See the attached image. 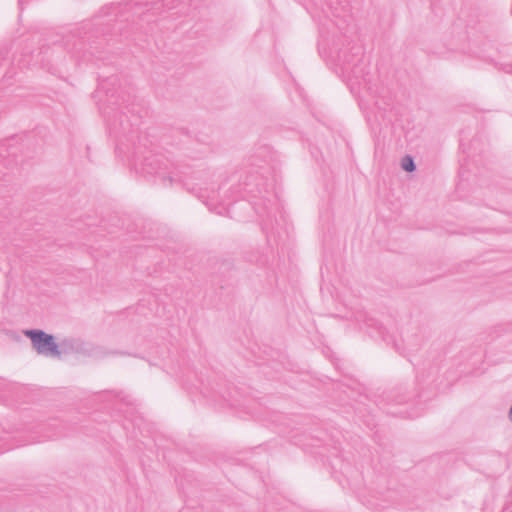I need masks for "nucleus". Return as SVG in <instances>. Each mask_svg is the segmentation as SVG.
<instances>
[{"label":"nucleus","mask_w":512,"mask_h":512,"mask_svg":"<svg viewBox=\"0 0 512 512\" xmlns=\"http://www.w3.org/2000/svg\"><path fill=\"white\" fill-rule=\"evenodd\" d=\"M295 89H296V92H297V94H298L299 98H301V99L304 101L305 99H304V95H303V93H304V92H303V89H301V88H300V87H298V86H296V88H295Z\"/></svg>","instance_id":"6ab92c4d"},{"label":"nucleus","mask_w":512,"mask_h":512,"mask_svg":"<svg viewBox=\"0 0 512 512\" xmlns=\"http://www.w3.org/2000/svg\"><path fill=\"white\" fill-rule=\"evenodd\" d=\"M357 417L370 429H374L377 425L373 409L367 404L360 402L356 407Z\"/></svg>","instance_id":"ddd939ff"},{"label":"nucleus","mask_w":512,"mask_h":512,"mask_svg":"<svg viewBox=\"0 0 512 512\" xmlns=\"http://www.w3.org/2000/svg\"><path fill=\"white\" fill-rule=\"evenodd\" d=\"M401 168L406 172H414L416 170V164L414 158L410 155H405L401 159Z\"/></svg>","instance_id":"4468645a"},{"label":"nucleus","mask_w":512,"mask_h":512,"mask_svg":"<svg viewBox=\"0 0 512 512\" xmlns=\"http://www.w3.org/2000/svg\"><path fill=\"white\" fill-rule=\"evenodd\" d=\"M501 512H512L510 508V503H506L504 507L502 508Z\"/></svg>","instance_id":"aec40b11"},{"label":"nucleus","mask_w":512,"mask_h":512,"mask_svg":"<svg viewBox=\"0 0 512 512\" xmlns=\"http://www.w3.org/2000/svg\"><path fill=\"white\" fill-rule=\"evenodd\" d=\"M311 155H312L313 157H315V152H314V151H311Z\"/></svg>","instance_id":"b1692460"},{"label":"nucleus","mask_w":512,"mask_h":512,"mask_svg":"<svg viewBox=\"0 0 512 512\" xmlns=\"http://www.w3.org/2000/svg\"><path fill=\"white\" fill-rule=\"evenodd\" d=\"M495 66L504 71L505 73L512 74V64L511 63H504V64H498L495 63Z\"/></svg>","instance_id":"dca6fc26"},{"label":"nucleus","mask_w":512,"mask_h":512,"mask_svg":"<svg viewBox=\"0 0 512 512\" xmlns=\"http://www.w3.org/2000/svg\"><path fill=\"white\" fill-rule=\"evenodd\" d=\"M468 171H470V163H469V161L465 160V163L461 164L459 174H460V176L462 178H464L465 177V173L468 172Z\"/></svg>","instance_id":"f3484780"},{"label":"nucleus","mask_w":512,"mask_h":512,"mask_svg":"<svg viewBox=\"0 0 512 512\" xmlns=\"http://www.w3.org/2000/svg\"><path fill=\"white\" fill-rule=\"evenodd\" d=\"M336 31L332 32L331 41L326 37L325 25L320 27V40L318 50L325 55L333 65L336 74L346 83L350 92L364 98V92L371 97L375 106V117L385 125L392 123L391 99L387 96L385 88L381 87L376 74L371 72L370 59L365 55L361 45L352 43L338 20H330Z\"/></svg>","instance_id":"f03ea898"},{"label":"nucleus","mask_w":512,"mask_h":512,"mask_svg":"<svg viewBox=\"0 0 512 512\" xmlns=\"http://www.w3.org/2000/svg\"><path fill=\"white\" fill-rule=\"evenodd\" d=\"M24 334L31 340L32 346L38 354L60 357L59 345L52 334H48L41 329H28L24 331Z\"/></svg>","instance_id":"1a4fd4ad"},{"label":"nucleus","mask_w":512,"mask_h":512,"mask_svg":"<svg viewBox=\"0 0 512 512\" xmlns=\"http://www.w3.org/2000/svg\"><path fill=\"white\" fill-rule=\"evenodd\" d=\"M508 419L510 420V422H512V404H511V407L508 411Z\"/></svg>","instance_id":"412c9836"},{"label":"nucleus","mask_w":512,"mask_h":512,"mask_svg":"<svg viewBox=\"0 0 512 512\" xmlns=\"http://www.w3.org/2000/svg\"><path fill=\"white\" fill-rule=\"evenodd\" d=\"M197 377L198 384L189 383L188 380H183V384L187 390L192 393L195 389L207 399L209 402L218 405L219 407L234 406L235 400L232 389L227 385L226 381L220 377H210L204 380L202 377Z\"/></svg>","instance_id":"423d86ee"},{"label":"nucleus","mask_w":512,"mask_h":512,"mask_svg":"<svg viewBox=\"0 0 512 512\" xmlns=\"http://www.w3.org/2000/svg\"><path fill=\"white\" fill-rule=\"evenodd\" d=\"M482 512H488V505H487V503L484 504Z\"/></svg>","instance_id":"4be33fe9"},{"label":"nucleus","mask_w":512,"mask_h":512,"mask_svg":"<svg viewBox=\"0 0 512 512\" xmlns=\"http://www.w3.org/2000/svg\"><path fill=\"white\" fill-rule=\"evenodd\" d=\"M402 342L406 343L407 345H409V344H410V343H409L407 340H405L404 338L402 339Z\"/></svg>","instance_id":"5701e85b"},{"label":"nucleus","mask_w":512,"mask_h":512,"mask_svg":"<svg viewBox=\"0 0 512 512\" xmlns=\"http://www.w3.org/2000/svg\"><path fill=\"white\" fill-rule=\"evenodd\" d=\"M3 441L4 437L0 436V453H3L10 449L9 447H4V445L2 444Z\"/></svg>","instance_id":"a211bd4d"},{"label":"nucleus","mask_w":512,"mask_h":512,"mask_svg":"<svg viewBox=\"0 0 512 512\" xmlns=\"http://www.w3.org/2000/svg\"><path fill=\"white\" fill-rule=\"evenodd\" d=\"M324 13L327 17L332 16L335 19L348 22L350 18V1L349 0H324Z\"/></svg>","instance_id":"9b49d317"},{"label":"nucleus","mask_w":512,"mask_h":512,"mask_svg":"<svg viewBox=\"0 0 512 512\" xmlns=\"http://www.w3.org/2000/svg\"><path fill=\"white\" fill-rule=\"evenodd\" d=\"M365 329L372 338L381 339L388 345H393L396 351L402 354L400 345L395 339V336L391 334L388 329L377 319L368 318L365 320Z\"/></svg>","instance_id":"9d476101"},{"label":"nucleus","mask_w":512,"mask_h":512,"mask_svg":"<svg viewBox=\"0 0 512 512\" xmlns=\"http://www.w3.org/2000/svg\"><path fill=\"white\" fill-rule=\"evenodd\" d=\"M180 4V0H157L151 3L149 2H133L131 0H125L119 3H110L105 6H113L112 11L124 12V15H110L108 21L112 24V29L117 34L118 42H122L123 39L128 40L131 37V33L127 30L129 22L135 24V18L139 21L150 22L151 16L162 15L165 12L176 9ZM111 11V9H109Z\"/></svg>","instance_id":"7ed1b4c3"},{"label":"nucleus","mask_w":512,"mask_h":512,"mask_svg":"<svg viewBox=\"0 0 512 512\" xmlns=\"http://www.w3.org/2000/svg\"><path fill=\"white\" fill-rule=\"evenodd\" d=\"M233 269V266H232V263L230 261H223L221 262L220 264V267H219V271L221 273H225V272H231Z\"/></svg>","instance_id":"2eb2a0df"},{"label":"nucleus","mask_w":512,"mask_h":512,"mask_svg":"<svg viewBox=\"0 0 512 512\" xmlns=\"http://www.w3.org/2000/svg\"><path fill=\"white\" fill-rule=\"evenodd\" d=\"M97 398L105 402L104 408L112 410L124 416L123 428L127 431L132 429L134 436L136 430L143 432L144 418L139 413L136 400L123 391L105 390L97 393Z\"/></svg>","instance_id":"39448f33"},{"label":"nucleus","mask_w":512,"mask_h":512,"mask_svg":"<svg viewBox=\"0 0 512 512\" xmlns=\"http://www.w3.org/2000/svg\"><path fill=\"white\" fill-rule=\"evenodd\" d=\"M487 146L486 137L482 134H477L469 143L468 147H465L464 139L460 140V147L466 154L467 158L471 159L472 163L477 165L478 160L476 157L481 156Z\"/></svg>","instance_id":"f8f14e48"},{"label":"nucleus","mask_w":512,"mask_h":512,"mask_svg":"<svg viewBox=\"0 0 512 512\" xmlns=\"http://www.w3.org/2000/svg\"><path fill=\"white\" fill-rule=\"evenodd\" d=\"M439 372V363H424L422 367L417 368L416 382L418 386L417 393L408 392L405 387L398 386L390 391L384 392L382 395L377 396L373 401L374 405L379 409L383 410L386 414L392 416H402V411H396L391 409L392 405H400L409 402L414 398L428 400L429 397L425 396L424 384L427 383V387L431 390L435 389L437 374Z\"/></svg>","instance_id":"20e7f679"},{"label":"nucleus","mask_w":512,"mask_h":512,"mask_svg":"<svg viewBox=\"0 0 512 512\" xmlns=\"http://www.w3.org/2000/svg\"><path fill=\"white\" fill-rule=\"evenodd\" d=\"M36 399V392L32 387L0 378V402L5 405L29 403Z\"/></svg>","instance_id":"0eeeda50"},{"label":"nucleus","mask_w":512,"mask_h":512,"mask_svg":"<svg viewBox=\"0 0 512 512\" xmlns=\"http://www.w3.org/2000/svg\"><path fill=\"white\" fill-rule=\"evenodd\" d=\"M97 80L93 97L110 136L116 141V152L127 157L137 174L164 187L181 184L218 215L232 218L233 206L240 200L247 201L261 219L268 244H285L290 237V225L273 191L278 159L271 146H258L240 167L217 184L211 171L182 164L180 159L173 163L159 149L174 152L155 143L160 138L162 145L179 152V158L199 159L213 150L207 133L173 128L159 135L155 127L143 133L140 125L144 109L135 96L121 88L119 77L98 74Z\"/></svg>","instance_id":"f257e3e1"},{"label":"nucleus","mask_w":512,"mask_h":512,"mask_svg":"<svg viewBox=\"0 0 512 512\" xmlns=\"http://www.w3.org/2000/svg\"><path fill=\"white\" fill-rule=\"evenodd\" d=\"M23 429L35 434L32 436L31 442L41 441L40 438L52 439L68 435L64 423L58 418L25 423Z\"/></svg>","instance_id":"6e6552de"}]
</instances>
